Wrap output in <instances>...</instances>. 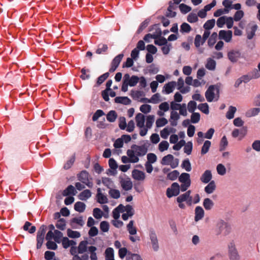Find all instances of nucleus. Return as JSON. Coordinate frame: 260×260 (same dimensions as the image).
Listing matches in <instances>:
<instances>
[{
  "mask_svg": "<svg viewBox=\"0 0 260 260\" xmlns=\"http://www.w3.org/2000/svg\"><path fill=\"white\" fill-rule=\"evenodd\" d=\"M97 202L100 204H103L108 203V200L106 196L101 192L100 188L97 189L96 194Z\"/></svg>",
  "mask_w": 260,
  "mask_h": 260,
  "instance_id": "f3484780",
  "label": "nucleus"
},
{
  "mask_svg": "<svg viewBox=\"0 0 260 260\" xmlns=\"http://www.w3.org/2000/svg\"><path fill=\"white\" fill-rule=\"evenodd\" d=\"M217 37V34L216 32H214L212 34L208 41V44L210 47H212L214 45L216 42Z\"/></svg>",
  "mask_w": 260,
  "mask_h": 260,
  "instance_id": "49530a36",
  "label": "nucleus"
},
{
  "mask_svg": "<svg viewBox=\"0 0 260 260\" xmlns=\"http://www.w3.org/2000/svg\"><path fill=\"white\" fill-rule=\"evenodd\" d=\"M200 120V114L199 113L193 112L191 115L190 121L193 123H198Z\"/></svg>",
  "mask_w": 260,
  "mask_h": 260,
  "instance_id": "338daca9",
  "label": "nucleus"
},
{
  "mask_svg": "<svg viewBox=\"0 0 260 260\" xmlns=\"http://www.w3.org/2000/svg\"><path fill=\"white\" fill-rule=\"evenodd\" d=\"M195 216H194V220L196 221H198L201 219H202L204 216V211L202 207L200 206H197L195 208Z\"/></svg>",
  "mask_w": 260,
  "mask_h": 260,
  "instance_id": "dca6fc26",
  "label": "nucleus"
},
{
  "mask_svg": "<svg viewBox=\"0 0 260 260\" xmlns=\"http://www.w3.org/2000/svg\"><path fill=\"white\" fill-rule=\"evenodd\" d=\"M179 181L182 183H186L187 182L191 183L190 175L187 173H182L179 177Z\"/></svg>",
  "mask_w": 260,
  "mask_h": 260,
  "instance_id": "393cba45",
  "label": "nucleus"
},
{
  "mask_svg": "<svg viewBox=\"0 0 260 260\" xmlns=\"http://www.w3.org/2000/svg\"><path fill=\"white\" fill-rule=\"evenodd\" d=\"M136 121L137 126L142 128L144 126L145 116L143 114L139 113L136 116Z\"/></svg>",
  "mask_w": 260,
  "mask_h": 260,
  "instance_id": "aec40b11",
  "label": "nucleus"
},
{
  "mask_svg": "<svg viewBox=\"0 0 260 260\" xmlns=\"http://www.w3.org/2000/svg\"><path fill=\"white\" fill-rule=\"evenodd\" d=\"M191 28L190 26L187 23H183L180 26V31L182 32L188 33L190 31Z\"/></svg>",
  "mask_w": 260,
  "mask_h": 260,
  "instance_id": "bf43d9fd",
  "label": "nucleus"
},
{
  "mask_svg": "<svg viewBox=\"0 0 260 260\" xmlns=\"http://www.w3.org/2000/svg\"><path fill=\"white\" fill-rule=\"evenodd\" d=\"M132 177L135 180L143 181L145 178V174L143 171L135 169L132 172Z\"/></svg>",
  "mask_w": 260,
  "mask_h": 260,
  "instance_id": "f8f14e48",
  "label": "nucleus"
},
{
  "mask_svg": "<svg viewBox=\"0 0 260 260\" xmlns=\"http://www.w3.org/2000/svg\"><path fill=\"white\" fill-rule=\"evenodd\" d=\"M67 235L71 238H79L80 237V234L79 232L72 231L71 229H68Z\"/></svg>",
  "mask_w": 260,
  "mask_h": 260,
  "instance_id": "864d4df0",
  "label": "nucleus"
},
{
  "mask_svg": "<svg viewBox=\"0 0 260 260\" xmlns=\"http://www.w3.org/2000/svg\"><path fill=\"white\" fill-rule=\"evenodd\" d=\"M91 196V192L89 189L84 190L80 192L78 196V198L80 200L86 201L89 199Z\"/></svg>",
  "mask_w": 260,
  "mask_h": 260,
  "instance_id": "4be33fe9",
  "label": "nucleus"
},
{
  "mask_svg": "<svg viewBox=\"0 0 260 260\" xmlns=\"http://www.w3.org/2000/svg\"><path fill=\"white\" fill-rule=\"evenodd\" d=\"M108 49L107 45L104 44H100L98 45L96 50V53L98 54H105Z\"/></svg>",
  "mask_w": 260,
  "mask_h": 260,
  "instance_id": "7c9ffc66",
  "label": "nucleus"
},
{
  "mask_svg": "<svg viewBox=\"0 0 260 260\" xmlns=\"http://www.w3.org/2000/svg\"><path fill=\"white\" fill-rule=\"evenodd\" d=\"M257 28L256 24L253 25L250 28V31L248 32L247 38L249 40L252 39L255 35V31Z\"/></svg>",
  "mask_w": 260,
  "mask_h": 260,
  "instance_id": "052dcab7",
  "label": "nucleus"
},
{
  "mask_svg": "<svg viewBox=\"0 0 260 260\" xmlns=\"http://www.w3.org/2000/svg\"><path fill=\"white\" fill-rule=\"evenodd\" d=\"M109 194L110 197L113 199H117L120 198V191L115 189H110L109 191Z\"/></svg>",
  "mask_w": 260,
  "mask_h": 260,
  "instance_id": "de8ad7c7",
  "label": "nucleus"
},
{
  "mask_svg": "<svg viewBox=\"0 0 260 260\" xmlns=\"http://www.w3.org/2000/svg\"><path fill=\"white\" fill-rule=\"evenodd\" d=\"M215 21L214 19L208 20L204 24V28L206 30H210L212 29L215 25Z\"/></svg>",
  "mask_w": 260,
  "mask_h": 260,
  "instance_id": "ea45409f",
  "label": "nucleus"
},
{
  "mask_svg": "<svg viewBox=\"0 0 260 260\" xmlns=\"http://www.w3.org/2000/svg\"><path fill=\"white\" fill-rule=\"evenodd\" d=\"M179 7L181 13L183 14H186L191 10V8L190 7L184 4H181L179 5Z\"/></svg>",
  "mask_w": 260,
  "mask_h": 260,
  "instance_id": "e2e57ef3",
  "label": "nucleus"
},
{
  "mask_svg": "<svg viewBox=\"0 0 260 260\" xmlns=\"http://www.w3.org/2000/svg\"><path fill=\"white\" fill-rule=\"evenodd\" d=\"M236 110L237 109L235 107L231 106L226 114V117L229 119L233 118L234 117V114L236 112Z\"/></svg>",
  "mask_w": 260,
  "mask_h": 260,
  "instance_id": "e433bc0d",
  "label": "nucleus"
},
{
  "mask_svg": "<svg viewBox=\"0 0 260 260\" xmlns=\"http://www.w3.org/2000/svg\"><path fill=\"white\" fill-rule=\"evenodd\" d=\"M216 170L218 174L220 175H224L226 173V169L221 164L217 165Z\"/></svg>",
  "mask_w": 260,
  "mask_h": 260,
  "instance_id": "774afa93",
  "label": "nucleus"
},
{
  "mask_svg": "<svg viewBox=\"0 0 260 260\" xmlns=\"http://www.w3.org/2000/svg\"><path fill=\"white\" fill-rule=\"evenodd\" d=\"M212 177L211 172L210 170H206L200 178L201 181L204 183H208L210 182Z\"/></svg>",
  "mask_w": 260,
  "mask_h": 260,
  "instance_id": "2eb2a0df",
  "label": "nucleus"
},
{
  "mask_svg": "<svg viewBox=\"0 0 260 260\" xmlns=\"http://www.w3.org/2000/svg\"><path fill=\"white\" fill-rule=\"evenodd\" d=\"M66 220L63 218L59 219L56 224V228L62 231L66 229Z\"/></svg>",
  "mask_w": 260,
  "mask_h": 260,
  "instance_id": "09e8293b",
  "label": "nucleus"
},
{
  "mask_svg": "<svg viewBox=\"0 0 260 260\" xmlns=\"http://www.w3.org/2000/svg\"><path fill=\"white\" fill-rule=\"evenodd\" d=\"M203 205L206 210H210L213 207L214 204L210 199L206 198L203 201Z\"/></svg>",
  "mask_w": 260,
  "mask_h": 260,
  "instance_id": "cd10ccee",
  "label": "nucleus"
},
{
  "mask_svg": "<svg viewBox=\"0 0 260 260\" xmlns=\"http://www.w3.org/2000/svg\"><path fill=\"white\" fill-rule=\"evenodd\" d=\"M216 90L217 93L219 91V87L217 85H210L205 92V97L208 102L213 101Z\"/></svg>",
  "mask_w": 260,
  "mask_h": 260,
  "instance_id": "7ed1b4c3",
  "label": "nucleus"
},
{
  "mask_svg": "<svg viewBox=\"0 0 260 260\" xmlns=\"http://www.w3.org/2000/svg\"><path fill=\"white\" fill-rule=\"evenodd\" d=\"M246 132L247 129L244 127H242L241 129L236 128L234 129V131L232 132V135L234 138H237L239 136H241L242 138H243L246 135Z\"/></svg>",
  "mask_w": 260,
  "mask_h": 260,
  "instance_id": "a211bd4d",
  "label": "nucleus"
},
{
  "mask_svg": "<svg viewBox=\"0 0 260 260\" xmlns=\"http://www.w3.org/2000/svg\"><path fill=\"white\" fill-rule=\"evenodd\" d=\"M139 78L135 75H133L129 80L128 82H127V83L128 84L129 86L133 87L136 85V84L138 83L139 81Z\"/></svg>",
  "mask_w": 260,
  "mask_h": 260,
  "instance_id": "3c124183",
  "label": "nucleus"
},
{
  "mask_svg": "<svg viewBox=\"0 0 260 260\" xmlns=\"http://www.w3.org/2000/svg\"><path fill=\"white\" fill-rule=\"evenodd\" d=\"M90 175L86 171H82L77 175L78 180L81 181L82 183L87 185L89 188H92L93 186V183L90 180L92 179H89Z\"/></svg>",
  "mask_w": 260,
  "mask_h": 260,
  "instance_id": "f257e3e1",
  "label": "nucleus"
},
{
  "mask_svg": "<svg viewBox=\"0 0 260 260\" xmlns=\"http://www.w3.org/2000/svg\"><path fill=\"white\" fill-rule=\"evenodd\" d=\"M86 208V205L81 202H77L74 205V209L80 213L84 211Z\"/></svg>",
  "mask_w": 260,
  "mask_h": 260,
  "instance_id": "2f4dec72",
  "label": "nucleus"
},
{
  "mask_svg": "<svg viewBox=\"0 0 260 260\" xmlns=\"http://www.w3.org/2000/svg\"><path fill=\"white\" fill-rule=\"evenodd\" d=\"M126 154L128 157L126 156H123L121 157V161L124 164L128 162L136 163L139 161V158L137 156L134 155L133 151L128 149Z\"/></svg>",
  "mask_w": 260,
  "mask_h": 260,
  "instance_id": "20e7f679",
  "label": "nucleus"
},
{
  "mask_svg": "<svg viewBox=\"0 0 260 260\" xmlns=\"http://www.w3.org/2000/svg\"><path fill=\"white\" fill-rule=\"evenodd\" d=\"M75 161V154H74L70 159L67 161V162L64 165L63 168L65 170H68L71 168L72 165L74 164Z\"/></svg>",
  "mask_w": 260,
  "mask_h": 260,
  "instance_id": "a18cd8bd",
  "label": "nucleus"
},
{
  "mask_svg": "<svg viewBox=\"0 0 260 260\" xmlns=\"http://www.w3.org/2000/svg\"><path fill=\"white\" fill-rule=\"evenodd\" d=\"M198 108L206 114H208L209 113V106L207 103L200 104L198 106Z\"/></svg>",
  "mask_w": 260,
  "mask_h": 260,
  "instance_id": "37998d69",
  "label": "nucleus"
},
{
  "mask_svg": "<svg viewBox=\"0 0 260 260\" xmlns=\"http://www.w3.org/2000/svg\"><path fill=\"white\" fill-rule=\"evenodd\" d=\"M154 40V44L158 46H164L168 43V40L164 37L161 36Z\"/></svg>",
  "mask_w": 260,
  "mask_h": 260,
  "instance_id": "58836bf2",
  "label": "nucleus"
},
{
  "mask_svg": "<svg viewBox=\"0 0 260 260\" xmlns=\"http://www.w3.org/2000/svg\"><path fill=\"white\" fill-rule=\"evenodd\" d=\"M123 56L124 54L123 53H120L118 54L114 58V59L112 61L111 63L115 66H116L118 67L120 62L121 61Z\"/></svg>",
  "mask_w": 260,
  "mask_h": 260,
  "instance_id": "79ce46f5",
  "label": "nucleus"
},
{
  "mask_svg": "<svg viewBox=\"0 0 260 260\" xmlns=\"http://www.w3.org/2000/svg\"><path fill=\"white\" fill-rule=\"evenodd\" d=\"M117 117V114L115 111L111 110L107 114L106 118L110 122H114Z\"/></svg>",
  "mask_w": 260,
  "mask_h": 260,
  "instance_id": "bb28decb",
  "label": "nucleus"
},
{
  "mask_svg": "<svg viewBox=\"0 0 260 260\" xmlns=\"http://www.w3.org/2000/svg\"><path fill=\"white\" fill-rule=\"evenodd\" d=\"M31 223L29 221H26L23 225V230L25 231H28L30 234H33L36 230L35 226H31Z\"/></svg>",
  "mask_w": 260,
  "mask_h": 260,
  "instance_id": "c85d7f7f",
  "label": "nucleus"
},
{
  "mask_svg": "<svg viewBox=\"0 0 260 260\" xmlns=\"http://www.w3.org/2000/svg\"><path fill=\"white\" fill-rule=\"evenodd\" d=\"M169 144L166 141H162L158 145V149L160 152H163L168 149Z\"/></svg>",
  "mask_w": 260,
  "mask_h": 260,
  "instance_id": "680f3d73",
  "label": "nucleus"
},
{
  "mask_svg": "<svg viewBox=\"0 0 260 260\" xmlns=\"http://www.w3.org/2000/svg\"><path fill=\"white\" fill-rule=\"evenodd\" d=\"M197 108V103L194 101H190L187 104V109L190 113H193Z\"/></svg>",
  "mask_w": 260,
  "mask_h": 260,
  "instance_id": "4d7b16f0",
  "label": "nucleus"
},
{
  "mask_svg": "<svg viewBox=\"0 0 260 260\" xmlns=\"http://www.w3.org/2000/svg\"><path fill=\"white\" fill-rule=\"evenodd\" d=\"M180 193V186L177 182L172 183L171 187H169L167 189L166 194L169 198L177 196Z\"/></svg>",
  "mask_w": 260,
  "mask_h": 260,
  "instance_id": "423d86ee",
  "label": "nucleus"
},
{
  "mask_svg": "<svg viewBox=\"0 0 260 260\" xmlns=\"http://www.w3.org/2000/svg\"><path fill=\"white\" fill-rule=\"evenodd\" d=\"M229 253L231 260H238L239 255L234 243L231 242L229 245Z\"/></svg>",
  "mask_w": 260,
  "mask_h": 260,
  "instance_id": "1a4fd4ad",
  "label": "nucleus"
},
{
  "mask_svg": "<svg viewBox=\"0 0 260 260\" xmlns=\"http://www.w3.org/2000/svg\"><path fill=\"white\" fill-rule=\"evenodd\" d=\"M187 20L190 23H194L198 21V16L196 14L191 13L188 15Z\"/></svg>",
  "mask_w": 260,
  "mask_h": 260,
  "instance_id": "6e6d98bb",
  "label": "nucleus"
},
{
  "mask_svg": "<svg viewBox=\"0 0 260 260\" xmlns=\"http://www.w3.org/2000/svg\"><path fill=\"white\" fill-rule=\"evenodd\" d=\"M191 190H188L183 194L180 195L177 198V202H183L186 201L188 206H190L192 204V198L190 196Z\"/></svg>",
  "mask_w": 260,
  "mask_h": 260,
  "instance_id": "0eeeda50",
  "label": "nucleus"
},
{
  "mask_svg": "<svg viewBox=\"0 0 260 260\" xmlns=\"http://www.w3.org/2000/svg\"><path fill=\"white\" fill-rule=\"evenodd\" d=\"M131 150L133 151L134 155L138 156L145 155L147 152V148L145 145L138 146L133 144L131 146Z\"/></svg>",
  "mask_w": 260,
  "mask_h": 260,
  "instance_id": "39448f33",
  "label": "nucleus"
},
{
  "mask_svg": "<svg viewBox=\"0 0 260 260\" xmlns=\"http://www.w3.org/2000/svg\"><path fill=\"white\" fill-rule=\"evenodd\" d=\"M77 193V191L75 188V187L72 185H69L67 188L64 189L62 192V195L63 196H68L70 194L75 195Z\"/></svg>",
  "mask_w": 260,
  "mask_h": 260,
  "instance_id": "5701e85b",
  "label": "nucleus"
},
{
  "mask_svg": "<svg viewBox=\"0 0 260 260\" xmlns=\"http://www.w3.org/2000/svg\"><path fill=\"white\" fill-rule=\"evenodd\" d=\"M228 57L231 62L234 63L241 58V54L239 51L233 50L228 52Z\"/></svg>",
  "mask_w": 260,
  "mask_h": 260,
  "instance_id": "9d476101",
  "label": "nucleus"
},
{
  "mask_svg": "<svg viewBox=\"0 0 260 260\" xmlns=\"http://www.w3.org/2000/svg\"><path fill=\"white\" fill-rule=\"evenodd\" d=\"M81 75L80 77L83 80H88L90 78V75L89 74L90 70L89 69H86L85 68L82 69L81 70Z\"/></svg>",
  "mask_w": 260,
  "mask_h": 260,
  "instance_id": "f704fd0d",
  "label": "nucleus"
},
{
  "mask_svg": "<svg viewBox=\"0 0 260 260\" xmlns=\"http://www.w3.org/2000/svg\"><path fill=\"white\" fill-rule=\"evenodd\" d=\"M181 167L187 172H189L191 170V164L188 159L183 161Z\"/></svg>",
  "mask_w": 260,
  "mask_h": 260,
  "instance_id": "13d9d810",
  "label": "nucleus"
},
{
  "mask_svg": "<svg viewBox=\"0 0 260 260\" xmlns=\"http://www.w3.org/2000/svg\"><path fill=\"white\" fill-rule=\"evenodd\" d=\"M174 156L172 154H168L161 159V164L162 165H171V161L173 160Z\"/></svg>",
  "mask_w": 260,
  "mask_h": 260,
  "instance_id": "473e14b6",
  "label": "nucleus"
},
{
  "mask_svg": "<svg viewBox=\"0 0 260 260\" xmlns=\"http://www.w3.org/2000/svg\"><path fill=\"white\" fill-rule=\"evenodd\" d=\"M215 188L216 185L214 181H211L205 187V191L208 194H210L215 190Z\"/></svg>",
  "mask_w": 260,
  "mask_h": 260,
  "instance_id": "a878e982",
  "label": "nucleus"
},
{
  "mask_svg": "<svg viewBox=\"0 0 260 260\" xmlns=\"http://www.w3.org/2000/svg\"><path fill=\"white\" fill-rule=\"evenodd\" d=\"M149 21L150 20L149 19H147L142 22L137 30V33H141L148 26Z\"/></svg>",
  "mask_w": 260,
  "mask_h": 260,
  "instance_id": "69168bd1",
  "label": "nucleus"
},
{
  "mask_svg": "<svg viewBox=\"0 0 260 260\" xmlns=\"http://www.w3.org/2000/svg\"><path fill=\"white\" fill-rule=\"evenodd\" d=\"M149 237L153 250L154 251H157L159 248L158 240L156 232L152 228H150L149 230Z\"/></svg>",
  "mask_w": 260,
  "mask_h": 260,
  "instance_id": "f03ea898",
  "label": "nucleus"
},
{
  "mask_svg": "<svg viewBox=\"0 0 260 260\" xmlns=\"http://www.w3.org/2000/svg\"><path fill=\"white\" fill-rule=\"evenodd\" d=\"M260 111V108H254L249 110L246 113L247 117L254 116L258 114Z\"/></svg>",
  "mask_w": 260,
  "mask_h": 260,
  "instance_id": "a19ab883",
  "label": "nucleus"
},
{
  "mask_svg": "<svg viewBox=\"0 0 260 260\" xmlns=\"http://www.w3.org/2000/svg\"><path fill=\"white\" fill-rule=\"evenodd\" d=\"M122 188L126 191L131 190L133 187V183L128 178L127 180L121 178L120 181Z\"/></svg>",
  "mask_w": 260,
  "mask_h": 260,
  "instance_id": "4468645a",
  "label": "nucleus"
},
{
  "mask_svg": "<svg viewBox=\"0 0 260 260\" xmlns=\"http://www.w3.org/2000/svg\"><path fill=\"white\" fill-rule=\"evenodd\" d=\"M217 227L219 229L218 234H220L221 232H224V234H228L230 230V227L229 224L223 221V220H220L217 223Z\"/></svg>",
  "mask_w": 260,
  "mask_h": 260,
  "instance_id": "6e6552de",
  "label": "nucleus"
},
{
  "mask_svg": "<svg viewBox=\"0 0 260 260\" xmlns=\"http://www.w3.org/2000/svg\"><path fill=\"white\" fill-rule=\"evenodd\" d=\"M114 101L116 103L124 105H128L131 103V100L127 96H117L115 98Z\"/></svg>",
  "mask_w": 260,
  "mask_h": 260,
  "instance_id": "6ab92c4d",
  "label": "nucleus"
},
{
  "mask_svg": "<svg viewBox=\"0 0 260 260\" xmlns=\"http://www.w3.org/2000/svg\"><path fill=\"white\" fill-rule=\"evenodd\" d=\"M87 244L88 242L86 240L80 242L78 247V252L80 254L85 252L87 249Z\"/></svg>",
  "mask_w": 260,
  "mask_h": 260,
  "instance_id": "b1692460",
  "label": "nucleus"
},
{
  "mask_svg": "<svg viewBox=\"0 0 260 260\" xmlns=\"http://www.w3.org/2000/svg\"><path fill=\"white\" fill-rule=\"evenodd\" d=\"M232 38V31L231 30H221L219 32V38L224 40L226 42H230Z\"/></svg>",
  "mask_w": 260,
  "mask_h": 260,
  "instance_id": "9b49d317",
  "label": "nucleus"
},
{
  "mask_svg": "<svg viewBox=\"0 0 260 260\" xmlns=\"http://www.w3.org/2000/svg\"><path fill=\"white\" fill-rule=\"evenodd\" d=\"M88 251L90 253V258L91 260H98V257L95 252L97 248L93 246H90L88 248Z\"/></svg>",
  "mask_w": 260,
  "mask_h": 260,
  "instance_id": "72a5a7b5",
  "label": "nucleus"
},
{
  "mask_svg": "<svg viewBox=\"0 0 260 260\" xmlns=\"http://www.w3.org/2000/svg\"><path fill=\"white\" fill-rule=\"evenodd\" d=\"M109 76V73L108 72L105 73V74L101 75L98 78L96 83L98 85L102 84Z\"/></svg>",
  "mask_w": 260,
  "mask_h": 260,
  "instance_id": "5fc2aeb1",
  "label": "nucleus"
},
{
  "mask_svg": "<svg viewBox=\"0 0 260 260\" xmlns=\"http://www.w3.org/2000/svg\"><path fill=\"white\" fill-rule=\"evenodd\" d=\"M114 258V250L112 248L108 247L105 250L106 260Z\"/></svg>",
  "mask_w": 260,
  "mask_h": 260,
  "instance_id": "c03bdc74",
  "label": "nucleus"
},
{
  "mask_svg": "<svg viewBox=\"0 0 260 260\" xmlns=\"http://www.w3.org/2000/svg\"><path fill=\"white\" fill-rule=\"evenodd\" d=\"M134 221L131 220L126 226L129 234L131 235H134L137 234V229L134 226Z\"/></svg>",
  "mask_w": 260,
  "mask_h": 260,
  "instance_id": "c756f323",
  "label": "nucleus"
},
{
  "mask_svg": "<svg viewBox=\"0 0 260 260\" xmlns=\"http://www.w3.org/2000/svg\"><path fill=\"white\" fill-rule=\"evenodd\" d=\"M179 175V172L177 170H174L167 175V178L174 181L175 180Z\"/></svg>",
  "mask_w": 260,
  "mask_h": 260,
  "instance_id": "8fccbe9b",
  "label": "nucleus"
},
{
  "mask_svg": "<svg viewBox=\"0 0 260 260\" xmlns=\"http://www.w3.org/2000/svg\"><path fill=\"white\" fill-rule=\"evenodd\" d=\"M176 85V83L175 81L169 82L166 84L164 87L166 93L170 94V93L172 92Z\"/></svg>",
  "mask_w": 260,
  "mask_h": 260,
  "instance_id": "412c9836",
  "label": "nucleus"
},
{
  "mask_svg": "<svg viewBox=\"0 0 260 260\" xmlns=\"http://www.w3.org/2000/svg\"><path fill=\"white\" fill-rule=\"evenodd\" d=\"M105 114L102 110H98L94 113L92 119L93 121H96L100 117L104 115Z\"/></svg>",
  "mask_w": 260,
  "mask_h": 260,
  "instance_id": "0e129e2a",
  "label": "nucleus"
},
{
  "mask_svg": "<svg viewBox=\"0 0 260 260\" xmlns=\"http://www.w3.org/2000/svg\"><path fill=\"white\" fill-rule=\"evenodd\" d=\"M175 4L174 3H172V1L169 2V6L167 9V12L166 14V16L168 17L173 18L175 17L176 15V13L175 12L173 11V10H175L177 9V7L175 5Z\"/></svg>",
  "mask_w": 260,
  "mask_h": 260,
  "instance_id": "ddd939ff",
  "label": "nucleus"
},
{
  "mask_svg": "<svg viewBox=\"0 0 260 260\" xmlns=\"http://www.w3.org/2000/svg\"><path fill=\"white\" fill-rule=\"evenodd\" d=\"M216 67V62L214 60L209 58L207 59L206 68L209 70H214Z\"/></svg>",
  "mask_w": 260,
  "mask_h": 260,
  "instance_id": "4c0bfd02",
  "label": "nucleus"
},
{
  "mask_svg": "<svg viewBox=\"0 0 260 260\" xmlns=\"http://www.w3.org/2000/svg\"><path fill=\"white\" fill-rule=\"evenodd\" d=\"M211 143L210 141H205L201 149V153L202 155H204L208 152L209 148L211 146Z\"/></svg>",
  "mask_w": 260,
  "mask_h": 260,
  "instance_id": "c9c22d12",
  "label": "nucleus"
},
{
  "mask_svg": "<svg viewBox=\"0 0 260 260\" xmlns=\"http://www.w3.org/2000/svg\"><path fill=\"white\" fill-rule=\"evenodd\" d=\"M126 260H143L140 255L128 252L126 256Z\"/></svg>",
  "mask_w": 260,
  "mask_h": 260,
  "instance_id": "603ef678",
  "label": "nucleus"
}]
</instances>
